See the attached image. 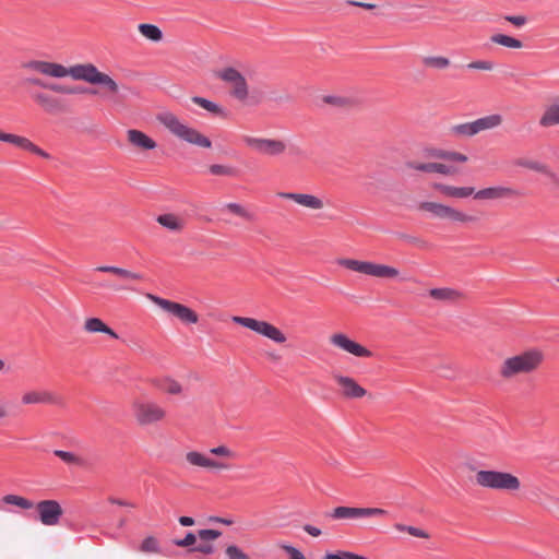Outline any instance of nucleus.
<instances>
[{
    "instance_id": "f257e3e1",
    "label": "nucleus",
    "mask_w": 559,
    "mask_h": 559,
    "mask_svg": "<svg viewBox=\"0 0 559 559\" xmlns=\"http://www.w3.org/2000/svg\"><path fill=\"white\" fill-rule=\"evenodd\" d=\"M44 75L52 78H64L70 75L74 80L84 81L90 84L103 85L112 94L119 93V85L108 74L100 72L93 63H81L70 68L56 62L44 61Z\"/></svg>"
},
{
    "instance_id": "f03ea898",
    "label": "nucleus",
    "mask_w": 559,
    "mask_h": 559,
    "mask_svg": "<svg viewBox=\"0 0 559 559\" xmlns=\"http://www.w3.org/2000/svg\"><path fill=\"white\" fill-rule=\"evenodd\" d=\"M7 504L15 506L24 510H29L35 507L38 520L45 526H56L60 523L63 515L61 504L53 499L40 500L37 503L17 495H5L2 498Z\"/></svg>"
},
{
    "instance_id": "7ed1b4c3",
    "label": "nucleus",
    "mask_w": 559,
    "mask_h": 559,
    "mask_svg": "<svg viewBox=\"0 0 559 559\" xmlns=\"http://www.w3.org/2000/svg\"><path fill=\"white\" fill-rule=\"evenodd\" d=\"M215 76L223 82L230 84V96L243 105L258 106L263 102V93L258 90H252L250 92L246 78L237 69L226 67L216 71Z\"/></svg>"
},
{
    "instance_id": "20e7f679",
    "label": "nucleus",
    "mask_w": 559,
    "mask_h": 559,
    "mask_svg": "<svg viewBox=\"0 0 559 559\" xmlns=\"http://www.w3.org/2000/svg\"><path fill=\"white\" fill-rule=\"evenodd\" d=\"M157 121L163 124L173 135L186 141L190 144L209 148L212 146L211 140L199 132L197 129L191 128L179 120V118L167 110L160 111L156 115Z\"/></svg>"
},
{
    "instance_id": "39448f33",
    "label": "nucleus",
    "mask_w": 559,
    "mask_h": 559,
    "mask_svg": "<svg viewBox=\"0 0 559 559\" xmlns=\"http://www.w3.org/2000/svg\"><path fill=\"white\" fill-rule=\"evenodd\" d=\"M544 355L538 349L525 350L519 355L507 358L499 370L503 379H511L519 374L534 372L543 362Z\"/></svg>"
},
{
    "instance_id": "423d86ee",
    "label": "nucleus",
    "mask_w": 559,
    "mask_h": 559,
    "mask_svg": "<svg viewBox=\"0 0 559 559\" xmlns=\"http://www.w3.org/2000/svg\"><path fill=\"white\" fill-rule=\"evenodd\" d=\"M476 484L495 490L516 491L521 487L520 479L511 473L480 469L475 475Z\"/></svg>"
},
{
    "instance_id": "0eeeda50",
    "label": "nucleus",
    "mask_w": 559,
    "mask_h": 559,
    "mask_svg": "<svg viewBox=\"0 0 559 559\" xmlns=\"http://www.w3.org/2000/svg\"><path fill=\"white\" fill-rule=\"evenodd\" d=\"M337 264L350 271L379 278H394L400 271L393 266L355 259H338Z\"/></svg>"
},
{
    "instance_id": "6e6552de",
    "label": "nucleus",
    "mask_w": 559,
    "mask_h": 559,
    "mask_svg": "<svg viewBox=\"0 0 559 559\" xmlns=\"http://www.w3.org/2000/svg\"><path fill=\"white\" fill-rule=\"evenodd\" d=\"M97 272L102 273H110L119 278H121L123 282L121 284H110V283H104L100 284L102 287L110 288L114 292H136V288L134 286L135 283L143 282L145 280L144 275L139 272H133L123 267L114 266V265H100L95 269Z\"/></svg>"
},
{
    "instance_id": "1a4fd4ad",
    "label": "nucleus",
    "mask_w": 559,
    "mask_h": 559,
    "mask_svg": "<svg viewBox=\"0 0 559 559\" xmlns=\"http://www.w3.org/2000/svg\"><path fill=\"white\" fill-rule=\"evenodd\" d=\"M233 321L241 326L250 329L255 333L267 337L269 340L283 344L286 342L285 334L275 325L266 322L247 317H233Z\"/></svg>"
},
{
    "instance_id": "9d476101",
    "label": "nucleus",
    "mask_w": 559,
    "mask_h": 559,
    "mask_svg": "<svg viewBox=\"0 0 559 559\" xmlns=\"http://www.w3.org/2000/svg\"><path fill=\"white\" fill-rule=\"evenodd\" d=\"M132 409L140 426L153 425L166 417V411L155 402L136 401L133 403Z\"/></svg>"
},
{
    "instance_id": "9b49d317",
    "label": "nucleus",
    "mask_w": 559,
    "mask_h": 559,
    "mask_svg": "<svg viewBox=\"0 0 559 559\" xmlns=\"http://www.w3.org/2000/svg\"><path fill=\"white\" fill-rule=\"evenodd\" d=\"M388 511L381 508H357V507H336L326 516L333 520H358L365 518L385 516Z\"/></svg>"
},
{
    "instance_id": "f8f14e48",
    "label": "nucleus",
    "mask_w": 559,
    "mask_h": 559,
    "mask_svg": "<svg viewBox=\"0 0 559 559\" xmlns=\"http://www.w3.org/2000/svg\"><path fill=\"white\" fill-rule=\"evenodd\" d=\"M148 298L164 311L171 313L183 323L194 324L199 321V316L197 312L182 304L164 299L154 295H148Z\"/></svg>"
},
{
    "instance_id": "ddd939ff",
    "label": "nucleus",
    "mask_w": 559,
    "mask_h": 559,
    "mask_svg": "<svg viewBox=\"0 0 559 559\" xmlns=\"http://www.w3.org/2000/svg\"><path fill=\"white\" fill-rule=\"evenodd\" d=\"M242 141L247 146L253 148L255 152L267 156L282 155L287 147L284 141L276 139L243 135Z\"/></svg>"
},
{
    "instance_id": "4468645a",
    "label": "nucleus",
    "mask_w": 559,
    "mask_h": 559,
    "mask_svg": "<svg viewBox=\"0 0 559 559\" xmlns=\"http://www.w3.org/2000/svg\"><path fill=\"white\" fill-rule=\"evenodd\" d=\"M419 210L429 212L438 218H449L453 222L467 223L475 221V217L471 215L437 202H421Z\"/></svg>"
},
{
    "instance_id": "2eb2a0df",
    "label": "nucleus",
    "mask_w": 559,
    "mask_h": 559,
    "mask_svg": "<svg viewBox=\"0 0 559 559\" xmlns=\"http://www.w3.org/2000/svg\"><path fill=\"white\" fill-rule=\"evenodd\" d=\"M330 343L335 347H338L344 352L349 353L356 357L369 358L372 356L371 350L360 345L359 343L350 340L347 335L343 333H335L331 335Z\"/></svg>"
},
{
    "instance_id": "dca6fc26",
    "label": "nucleus",
    "mask_w": 559,
    "mask_h": 559,
    "mask_svg": "<svg viewBox=\"0 0 559 559\" xmlns=\"http://www.w3.org/2000/svg\"><path fill=\"white\" fill-rule=\"evenodd\" d=\"M474 198L476 200H500V199H514L520 198L523 193L512 187L496 186L474 191Z\"/></svg>"
},
{
    "instance_id": "f3484780",
    "label": "nucleus",
    "mask_w": 559,
    "mask_h": 559,
    "mask_svg": "<svg viewBox=\"0 0 559 559\" xmlns=\"http://www.w3.org/2000/svg\"><path fill=\"white\" fill-rule=\"evenodd\" d=\"M0 141L11 143L43 158H50V155L46 151L41 150L25 136L0 131Z\"/></svg>"
},
{
    "instance_id": "a211bd4d",
    "label": "nucleus",
    "mask_w": 559,
    "mask_h": 559,
    "mask_svg": "<svg viewBox=\"0 0 559 559\" xmlns=\"http://www.w3.org/2000/svg\"><path fill=\"white\" fill-rule=\"evenodd\" d=\"M335 382L341 388V393L346 399H360L367 394V391L350 377L334 374Z\"/></svg>"
},
{
    "instance_id": "6ab92c4d",
    "label": "nucleus",
    "mask_w": 559,
    "mask_h": 559,
    "mask_svg": "<svg viewBox=\"0 0 559 559\" xmlns=\"http://www.w3.org/2000/svg\"><path fill=\"white\" fill-rule=\"evenodd\" d=\"M222 536V532L213 528H203L198 531V537L201 543L190 549V551L201 552L203 555H212L215 547L211 542Z\"/></svg>"
},
{
    "instance_id": "aec40b11",
    "label": "nucleus",
    "mask_w": 559,
    "mask_h": 559,
    "mask_svg": "<svg viewBox=\"0 0 559 559\" xmlns=\"http://www.w3.org/2000/svg\"><path fill=\"white\" fill-rule=\"evenodd\" d=\"M22 403L25 405L31 404H55L61 405L62 400L58 395L52 392L43 390V391H28L23 394Z\"/></svg>"
},
{
    "instance_id": "412c9836",
    "label": "nucleus",
    "mask_w": 559,
    "mask_h": 559,
    "mask_svg": "<svg viewBox=\"0 0 559 559\" xmlns=\"http://www.w3.org/2000/svg\"><path fill=\"white\" fill-rule=\"evenodd\" d=\"M32 99L48 114H58L66 110L61 99L41 92L31 94Z\"/></svg>"
},
{
    "instance_id": "4be33fe9",
    "label": "nucleus",
    "mask_w": 559,
    "mask_h": 559,
    "mask_svg": "<svg viewBox=\"0 0 559 559\" xmlns=\"http://www.w3.org/2000/svg\"><path fill=\"white\" fill-rule=\"evenodd\" d=\"M405 167L408 169H414L423 173H438L447 176L454 175L456 173L455 167L441 163H418L414 160H408L405 163Z\"/></svg>"
},
{
    "instance_id": "5701e85b",
    "label": "nucleus",
    "mask_w": 559,
    "mask_h": 559,
    "mask_svg": "<svg viewBox=\"0 0 559 559\" xmlns=\"http://www.w3.org/2000/svg\"><path fill=\"white\" fill-rule=\"evenodd\" d=\"M278 195L283 199L293 200L296 203L312 210L323 207V201L316 195L307 193L281 192Z\"/></svg>"
},
{
    "instance_id": "b1692460",
    "label": "nucleus",
    "mask_w": 559,
    "mask_h": 559,
    "mask_svg": "<svg viewBox=\"0 0 559 559\" xmlns=\"http://www.w3.org/2000/svg\"><path fill=\"white\" fill-rule=\"evenodd\" d=\"M186 460L189 464L199 467L219 468L226 469L229 467L226 463L211 460L198 451H190L186 454Z\"/></svg>"
},
{
    "instance_id": "393cba45",
    "label": "nucleus",
    "mask_w": 559,
    "mask_h": 559,
    "mask_svg": "<svg viewBox=\"0 0 559 559\" xmlns=\"http://www.w3.org/2000/svg\"><path fill=\"white\" fill-rule=\"evenodd\" d=\"M128 141L135 147L150 151L157 146V143L146 135L144 132L135 129H130L127 132Z\"/></svg>"
},
{
    "instance_id": "a878e982",
    "label": "nucleus",
    "mask_w": 559,
    "mask_h": 559,
    "mask_svg": "<svg viewBox=\"0 0 559 559\" xmlns=\"http://www.w3.org/2000/svg\"><path fill=\"white\" fill-rule=\"evenodd\" d=\"M433 189L439 191L445 197L450 198H467L474 193L473 187H453L444 183H433Z\"/></svg>"
},
{
    "instance_id": "bb28decb",
    "label": "nucleus",
    "mask_w": 559,
    "mask_h": 559,
    "mask_svg": "<svg viewBox=\"0 0 559 559\" xmlns=\"http://www.w3.org/2000/svg\"><path fill=\"white\" fill-rule=\"evenodd\" d=\"M538 124L542 128H551L559 124V103H554L545 107Z\"/></svg>"
},
{
    "instance_id": "cd10ccee",
    "label": "nucleus",
    "mask_w": 559,
    "mask_h": 559,
    "mask_svg": "<svg viewBox=\"0 0 559 559\" xmlns=\"http://www.w3.org/2000/svg\"><path fill=\"white\" fill-rule=\"evenodd\" d=\"M428 294L435 300L447 302H455L463 296L461 292L450 287L431 288Z\"/></svg>"
},
{
    "instance_id": "c85d7f7f",
    "label": "nucleus",
    "mask_w": 559,
    "mask_h": 559,
    "mask_svg": "<svg viewBox=\"0 0 559 559\" xmlns=\"http://www.w3.org/2000/svg\"><path fill=\"white\" fill-rule=\"evenodd\" d=\"M45 88L49 90V91H52L55 93L68 94V95L85 94V93H90L92 95H95L97 93L96 90L87 88V87H84V86H67V85H62V84H59V83H47V82H46V87Z\"/></svg>"
},
{
    "instance_id": "c756f323",
    "label": "nucleus",
    "mask_w": 559,
    "mask_h": 559,
    "mask_svg": "<svg viewBox=\"0 0 559 559\" xmlns=\"http://www.w3.org/2000/svg\"><path fill=\"white\" fill-rule=\"evenodd\" d=\"M84 329L90 333H104L112 338L119 337L118 334L111 328H109L98 318L87 319L84 323Z\"/></svg>"
},
{
    "instance_id": "7c9ffc66",
    "label": "nucleus",
    "mask_w": 559,
    "mask_h": 559,
    "mask_svg": "<svg viewBox=\"0 0 559 559\" xmlns=\"http://www.w3.org/2000/svg\"><path fill=\"white\" fill-rule=\"evenodd\" d=\"M502 116L499 114L489 115L474 120L475 130L478 134L481 131L491 130L502 123Z\"/></svg>"
},
{
    "instance_id": "2f4dec72",
    "label": "nucleus",
    "mask_w": 559,
    "mask_h": 559,
    "mask_svg": "<svg viewBox=\"0 0 559 559\" xmlns=\"http://www.w3.org/2000/svg\"><path fill=\"white\" fill-rule=\"evenodd\" d=\"M191 100L195 104V105H199L200 107H202L203 109L207 110L211 114H214L216 116H221V117H226L227 116V112L226 110L221 107L218 104L212 102V100H209L204 97H201V96H193L191 98Z\"/></svg>"
},
{
    "instance_id": "473e14b6",
    "label": "nucleus",
    "mask_w": 559,
    "mask_h": 559,
    "mask_svg": "<svg viewBox=\"0 0 559 559\" xmlns=\"http://www.w3.org/2000/svg\"><path fill=\"white\" fill-rule=\"evenodd\" d=\"M156 221L163 227L173 231H180L183 228V222L179 219L175 214L169 213L158 215Z\"/></svg>"
},
{
    "instance_id": "72a5a7b5",
    "label": "nucleus",
    "mask_w": 559,
    "mask_h": 559,
    "mask_svg": "<svg viewBox=\"0 0 559 559\" xmlns=\"http://www.w3.org/2000/svg\"><path fill=\"white\" fill-rule=\"evenodd\" d=\"M450 134L456 138H471L476 135L474 121L454 124L450 128Z\"/></svg>"
},
{
    "instance_id": "f704fd0d",
    "label": "nucleus",
    "mask_w": 559,
    "mask_h": 559,
    "mask_svg": "<svg viewBox=\"0 0 559 559\" xmlns=\"http://www.w3.org/2000/svg\"><path fill=\"white\" fill-rule=\"evenodd\" d=\"M490 40L495 44L513 48V49H520L523 47V43L520 39H516L514 37H511L509 35L504 34H495L490 37Z\"/></svg>"
},
{
    "instance_id": "c9c22d12",
    "label": "nucleus",
    "mask_w": 559,
    "mask_h": 559,
    "mask_svg": "<svg viewBox=\"0 0 559 559\" xmlns=\"http://www.w3.org/2000/svg\"><path fill=\"white\" fill-rule=\"evenodd\" d=\"M139 32L152 41H159L163 38L160 28L154 24L142 23L138 26Z\"/></svg>"
},
{
    "instance_id": "e433bc0d",
    "label": "nucleus",
    "mask_w": 559,
    "mask_h": 559,
    "mask_svg": "<svg viewBox=\"0 0 559 559\" xmlns=\"http://www.w3.org/2000/svg\"><path fill=\"white\" fill-rule=\"evenodd\" d=\"M138 550L143 554H160L162 548L158 539L154 536H147L145 537L140 546L138 547Z\"/></svg>"
},
{
    "instance_id": "4c0bfd02",
    "label": "nucleus",
    "mask_w": 559,
    "mask_h": 559,
    "mask_svg": "<svg viewBox=\"0 0 559 559\" xmlns=\"http://www.w3.org/2000/svg\"><path fill=\"white\" fill-rule=\"evenodd\" d=\"M423 63L428 68L443 70L451 64V61L449 58L442 56H428L423 58Z\"/></svg>"
},
{
    "instance_id": "58836bf2",
    "label": "nucleus",
    "mask_w": 559,
    "mask_h": 559,
    "mask_svg": "<svg viewBox=\"0 0 559 559\" xmlns=\"http://www.w3.org/2000/svg\"><path fill=\"white\" fill-rule=\"evenodd\" d=\"M209 171L214 176L237 177L239 175L236 167L221 164L211 165Z\"/></svg>"
},
{
    "instance_id": "ea45409f",
    "label": "nucleus",
    "mask_w": 559,
    "mask_h": 559,
    "mask_svg": "<svg viewBox=\"0 0 559 559\" xmlns=\"http://www.w3.org/2000/svg\"><path fill=\"white\" fill-rule=\"evenodd\" d=\"M156 385L169 394H180L182 392L181 384L171 378H165L164 380L157 382Z\"/></svg>"
},
{
    "instance_id": "a19ab883",
    "label": "nucleus",
    "mask_w": 559,
    "mask_h": 559,
    "mask_svg": "<svg viewBox=\"0 0 559 559\" xmlns=\"http://www.w3.org/2000/svg\"><path fill=\"white\" fill-rule=\"evenodd\" d=\"M514 165L518 167L527 168V169H531V170H534V171H537L540 174H542V171H546V164L537 162V160L527 159V158H518L514 160Z\"/></svg>"
},
{
    "instance_id": "79ce46f5",
    "label": "nucleus",
    "mask_w": 559,
    "mask_h": 559,
    "mask_svg": "<svg viewBox=\"0 0 559 559\" xmlns=\"http://www.w3.org/2000/svg\"><path fill=\"white\" fill-rule=\"evenodd\" d=\"M394 527L399 531V532H406L408 533L409 535L412 536H415V537H419V538H429V534L421 530V528H418V527H415V526H411V525H405V524H401V523H396L394 525Z\"/></svg>"
},
{
    "instance_id": "37998d69",
    "label": "nucleus",
    "mask_w": 559,
    "mask_h": 559,
    "mask_svg": "<svg viewBox=\"0 0 559 559\" xmlns=\"http://www.w3.org/2000/svg\"><path fill=\"white\" fill-rule=\"evenodd\" d=\"M225 207L235 215L243 217L248 221L253 219V215L249 213L242 205L238 203H227Z\"/></svg>"
},
{
    "instance_id": "c03bdc74",
    "label": "nucleus",
    "mask_w": 559,
    "mask_h": 559,
    "mask_svg": "<svg viewBox=\"0 0 559 559\" xmlns=\"http://www.w3.org/2000/svg\"><path fill=\"white\" fill-rule=\"evenodd\" d=\"M324 559H368L367 557L357 555L350 551H337L335 554L328 552L324 556Z\"/></svg>"
},
{
    "instance_id": "a18cd8bd",
    "label": "nucleus",
    "mask_w": 559,
    "mask_h": 559,
    "mask_svg": "<svg viewBox=\"0 0 559 559\" xmlns=\"http://www.w3.org/2000/svg\"><path fill=\"white\" fill-rule=\"evenodd\" d=\"M228 559H250L238 546L229 545L225 549Z\"/></svg>"
},
{
    "instance_id": "49530a36",
    "label": "nucleus",
    "mask_w": 559,
    "mask_h": 559,
    "mask_svg": "<svg viewBox=\"0 0 559 559\" xmlns=\"http://www.w3.org/2000/svg\"><path fill=\"white\" fill-rule=\"evenodd\" d=\"M53 454L68 464H79L80 459L72 452L55 450Z\"/></svg>"
},
{
    "instance_id": "de8ad7c7",
    "label": "nucleus",
    "mask_w": 559,
    "mask_h": 559,
    "mask_svg": "<svg viewBox=\"0 0 559 559\" xmlns=\"http://www.w3.org/2000/svg\"><path fill=\"white\" fill-rule=\"evenodd\" d=\"M198 533L188 532L181 539H175L174 544L178 547H194L197 542Z\"/></svg>"
},
{
    "instance_id": "09e8293b",
    "label": "nucleus",
    "mask_w": 559,
    "mask_h": 559,
    "mask_svg": "<svg viewBox=\"0 0 559 559\" xmlns=\"http://www.w3.org/2000/svg\"><path fill=\"white\" fill-rule=\"evenodd\" d=\"M323 100H324V103L336 106V107H346L350 104V100L348 98L341 97V96L329 95V96H325L323 98Z\"/></svg>"
},
{
    "instance_id": "8fccbe9b",
    "label": "nucleus",
    "mask_w": 559,
    "mask_h": 559,
    "mask_svg": "<svg viewBox=\"0 0 559 559\" xmlns=\"http://www.w3.org/2000/svg\"><path fill=\"white\" fill-rule=\"evenodd\" d=\"M22 69L32 70L38 73H43L44 61L43 60H29L21 64Z\"/></svg>"
},
{
    "instance_id": "3c124183",
    "label": "nucleus",
    "mask_w": 559,
    "mask_h": 559,
    "mask_svg": "<svg viewBox=\"0 0 559 559\" xmlns=\"http://www.w3.org/2000/svg\"><path fill=\"white\" fill-rule=\"evenodd\" d=\"M467 159H468L467 156L460 152L445 151V154H444V160L465 163V162H467Z\"/></svg>"
},
{
    "instance_id": "603ef678",
    "label": "nucleus",
    "mask_w": 559,
    "mask_h": 559,
    "mask_svg": "<svg viewBox=\"0 0 559 559\" xmlns=\"http://www.w3.org/2000/svg\"><path fill=\"white\" fill-rule=\"evenodd\" d=\"M210 452L217 456H226V457H235L236 454L233 452L229 448L225 445H218L215 448H212Z\"/></svg>"
},
{
    "instance_id": "864d4df0",
    "label": "nucleus",
    "mask_w": 559,
    "mask_h": 559,
    "mask_svg": "<svg viewBox=\"0 0 559 559\" xmlns=\"http://www.w3.org/2000/svg\"><path fill=\"white\" fill-rule=\"evenodd\" d=\"M467 68L476 70H492L493 63L491 61L478 60L468 63Z\"/></svg>"
},
{
    "instance_id": "5fc2aeb1",
    "label": "nucleus",
    "mask_w": 559,
    "mask_h": 559,
    "mask_svg": "<svg viewBox=\"0 0 559 559\" xmlns=\"http://www.w3.org/2000/svg\"><path fill=\"white\" fill-rule=\"evenodd\" d=\"M504 20L510 22L516 27H521L527 22V17L524 15H506Z\"/></svg>"
},
{
    "instance_id": "6e6d98bb",
    "label": "nucleus",
    "mask_w": 559,
    "mask_h": 559,
    "mask_svg": "<svg viewBox=\"0 0 559 559\" xmlns=\"http://www.w3.org/2000/svg\"><path fill=\"white\" fill-rule=\"evenodd\" d=\"M282 548L289 555L290 559H306L300 550L290 545H284Z\"/></svg>"
},
{
    "instance_id": "4d7b16f0",
    "label": "nucleus",
    "mask_w": 559,
    "mask_h": 559,
    "mask_svg": "<svg viewBox=\"0 0 559 559\" xmlns=\"http://www.w3.org/2000/svg\"><path fill=\"white\" fill-rule=\"evenodd\" d=\"M400 239L408 242V243H413V245H417L419 247H424L425 246V241L421 240L420 238L418 237H414V236H411V235H407V234H401L400 236Z\"/></svg>"
},
{
    "instance_id": "13d9d810",
    "label": "nucleus",
    "mask_w": 559,
    "mask_h": 559,
    "mask_svg": "<svg viewBox=\"0 0 559 559\" xmlns=\"http://www.w3.org/2000/svg\"><path fill=\"white\" fill-rule=\"evenodd\" d=\"M22 83L24 85H35V86H39L41 88H45L46 87V82L43 81L41 79L39 78H34V76H29V78H25Z\"/></svg>"
},
{
    "instance_id": "bf43d9fd",
    "label": "nucleus",
    "mask_w": 559,
    "mask_h": 559,
    "mask_svg": "<svg viewBox=\"0 0 559 559\" xmlns=\"http://www.w3.org/2000/svg\"><path fill=\"white\" fill-rule=\"evenodd\" d=\"M425 153L427 157L444 159L445 151L440 148H428Z\"/></svg>"
},
{
    "instance_id": "052dcab7",
    "label": "nucleus",
    "mask_w": 559,
    "mask_h": 559,
    "mask_svg": "<svg viewBox=\"0 0 559 559\" xmlns=\"http://www.w3.org/2000/svg\"><path fill=\"white\" fill-rule=\"evenodd\" d=\"M545 176H547L554 186L559 189V175H557L555 171H552L547 165H546V171H542Z\"/></svg>"
},
{
    "instance_id": "680f3d73",
    "label": "nucleus",
    "mask_w": 559,
    "mask_h": 559,
    "mask_svg": "<svg viewBox=\"0 0 559 559\" xmlns=\"http://www.w3.org/2000/svg\"><path fill=\"white\" fill-rule=\"evenodd\" d=\"M108 501L112 504H117V506H120V507H130V508H134L135 504L132 503V502H129V501H126V500H122V499H118V498H115V497H109L108 498Z\"/></svg>"
},
{
    "instance_id": "e2e57ef3",
    "label": "nucleus",
    "mask_w": 559,
    "mask_h": 559,
    "mask_svg": "<svg viewBox=\"0 0 559 559\" xmlns=\"http://www.w3.org/2000/svg\"><path fill=\"white\" fill-rule=\"evenodd\" d=\"M304 531L313 537H318L321 535V530L310 524L304 525Z\"/></svg>"
},
{
    "instance_id": "0e129e2a",
    "label": "nucleus",
    "mask_w": 559,
    "mask_h": 559,
    "mask_svg": "<svg viewBox=\"0 0 559 559\" xmlns=\"http://www.w3.org/2000/svg\"><path fill=\"white\" fill-rule=\"evenodd\" d=\"M347 3L350 4V5L364 8V9H367V10H372V9L376 8V4H373V3L360 2V1L349 0V1H347Z\"/></svg>"
},
{
    "instance_id": "69168bd1",
    "label": "nucleus",
    "mask_w": 559,
    "mask_h": 559,
    "mask_svg": "<svg viewBox=\"0 0 559 559\" xmlns=\"http://www.w3.org/2000/svg\"><path fill=\"white\" fill-rule=\"evenodd\" d=\"M178 521H179V523L182 526H192V525H194V519L191 518V516L183 515V516H180Z\"/></svg>"
},
{
    "instance_id": "338daca9",
    "label": "nucleus",
    "mask_w": 559,
    "mask_h": 559,
    "mask_svg": "<svg viewBox=\"0 0 559 559\" xmlns=\"http://www.w3.org/2000/svg\"><path fill=\"white\" fill-rule=\"evenodd\" d=\"M212 520L217 523H223L225 525H230L233 523L230 520L223 519V518H212Z\"/></svg>"
},
{
    "instance_id": "774afa93",
    "label": "nucleus",
    "mask_w": 559,
    "mask_h": 559,
    "mask_svg": "<svg viewBox=\"0 0 559 559\" xmlns=\"http://www.w3.org/2000/svg\"><path fill=\"white\" fill-rule=\"evenodd\" d=\"M8 415L7 408L4 404L0 401V419L4 418Z\"/></svg>"
}]
</instances>
